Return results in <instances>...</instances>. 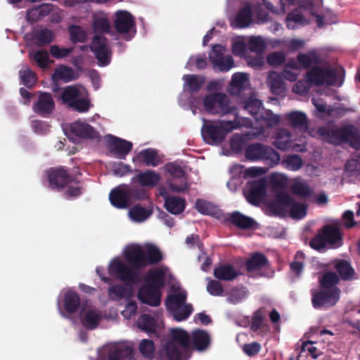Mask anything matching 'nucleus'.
I'll list each match as a JSON object with an SVG mask.
<instances>
[{
    "label": "nucleus",
    "mask_w": 360,
    "mask_h": 360,
    "mask_svg": "<svg viewBox=\"0 0 360 360\" xmlns=\"http://www.w3.org/2000/svg\"><path fill=\"white\" fill-rule=\"evenodd\" d=\"M319 134L327 143L335 146L348 143L352 148L360 150V132L352 125L341 128L321 127L318 130Z\"/></svg>",
    "instance_id": "obj_1"
},
{
    "label": "nucleus",
    "mask_w": 360,
    "mask_h": 360,
    "mask_svg": "<svg viewBox=\"0 0 360 360\" xmlns=\"http://www.w3.org/2000/svg\"><path fill=\"white\" fill-rule=\"evenodd\" d=\"M171 335L165 345L167 360H187L191 356V336L181 328L172 329Z\"/></svg>",
    "instance_id": "obj_2"
},
{
    "label": "nucleus",
    "mask_w": 360,
    "mask_h": 360,
    "mask_svg": "<svg viewBox=\"0 0 360 360\" xmlns=\"http://www.w3.org/2000/svg\"><path fill=\"white\" fill-rule=\"evenodd\" d=\"M202 120L201 134L204 141L210 145L221 143L225 139L226 135L235 128L233 122L231 121L215 122L205 118Z\"/></svg>",
    "instance_id": "obj_3"
},
{
    "label": "nucleus",
    "mask_w": 360,
    "mask_h": 360,
    "mask_svg": "<svg viewBox=\"0 0 360 360\" xmlns=\"http://www.w3.org/2000/svg\"><path fill=\"white\" fill-rule=\"evenodd\" d=\"M245 157L250 161L264 160L270 167L278 165L281 161L280 154L269 146L261 143L249 144L245 150Z\"/></svg>",
    "instance_id": "obj_4"
},
{
    "label": "nucleus",
    "mask_w": 360,
    "mask_h": 360,
    "mask_svg": "<svg viewBox=\"0 0 360 360\" xmlns=\"http://www.w3.org/2000/svg\"><path fill=\"white\" fill-rule=\"evenodd\" d=\"M205 110L212 114L227 115L235 113L237 108L231 105L229 97L222 93L207 95L204 98Z\"/></svg>",
    "instance_id": "obj_5"
},
{
    "label": "nucleus",
    "mask_w": 360,
    "mask_h": 360,
    "mask_svg": "<svg viewBox=\"0 0 360 360\" xmlns=\"http://www.w3.org/2000/svg\"><path fill=\"white\" fill-rule=\"evenodd\" d=\"M306 81L316 86H321L324 84L330 86H340L338 83V74L333 69L314 66L311 68L306 74Z\"/></svg>",
    "instance_id": "obj_6"
},
{
    "label": "nucleus",
    "mask_w": 360,
    "mask_h": 360,
    "mask_svg": "<svg viewBox=\"0 0 360 360\" xmlns=\"http://www.w3.org/2000/svg\"><path fill=\"white\" fill-rule=\"evenodd\" d=\"M108 272L111 276L129 285H135L139 281V271L131 266L129 267L117 258L113 259L110 262Z\"/></svg>",
    "instance_id": "obj_7"
},
{
    "label": "nucleus",
    "mask_w": 360,
    "mask_h": 360,
    "mask_svg": "<svg viewBox=\"0 0 360 360\" xmlns=\"http://www.w3.org/2000/svg\"><path fill=\"white\" fill-rule=\"evenodd\" d=\"M341 290L338 287L331 289L322 288L311 293V304L315 309L328 308L335 306L340 298Z\"/></svg>",
    "instance_id": "obj_8"
},
{
    "label": "nucleus",
    "mask_w": 360,
    "mask_h": 360,
    "mask_svg": "<svg viewBox=\"0 0 360 360\" xmlns=\"http://www.w3.org/2000/svg\"><path fill=\"white\" fill-rule=\"evenodd\" d=\"M114 27L116 32L123 35L125 40H131L136 33V23L133 15L127 11H118L115 14Z\"/></svg>",
    "instance_id": "obj_9"
},
{
    "label": "nucleus",
    "mask_w": 360,
    "mask_h": 360,
    "mask_svg": "<svg viewBox=\"0 0 360 360\" xmlns=\"http://www.w3.org/2000/svg\"><path fill=\"white\" fill-rule=\"evenodd\" d=\"M90 49L100 65L106 66L110 63L112 51L108 38L102 34L95 35L92 39Z\"/></svg>",
    "instance_id": "obj_10"
},
{
    "label": "nucleus",
    "mask_w": 360,
    "mask_h": 360,
    "mask_svg": "<svg viewBox=\"0 0 360 360\" xmlns=\"http://www.w3.org/2000/svg\"><path fill=\"white\" fill-rule=\"evenodd\" d=\"M276 202L284 208L289 209L290 216L294 219H301L307 215V205L298 202L286 193H278L275 196Z\"/></svg>",
    "instance_id": "obj_11"
},
{
    "label": "nucleus",
    "mask_w": 360,
    "mask_h": 360,
    "mask_svg": "<svg viewBox=\"0 0 360 360\" xmlns=\"http://www.w3.org/2000/svg\"><path fill=\"white\" fill-rule=\"evenodd\" d=\"M267 184L264 179L249 181L244 189L246 200L252 205L258 206L266 195Z\"/></svg>",
    "instance_id": "obj_12"
},
{
    "label": "nucleus",
    "mask_w": 360,
    "mask_h": 360,
    "mask_svg": "<svg viewBox=\"0 0 360 360\" xmlns=\"http://www.w3.org/2000/svg\"><path fill=\"white\" fill-rule=\"evenodd\" d=\"M165 170L174 178L180 179L181 184L178 185L174 183H169V188L176 193H182L186 191L188 188V181L186 178V172L184 168L176 162H169L165 165Z\"/></svg>",
    "instance_id": "obj_13"
},
{
    "label": "nucleus",
    "mask_w": 360,
    "mask_h": 360,
    "mask_svg": "<svg viewBox=\"0 0 360 360\" xmlns=\"http://www.w3.org/2000/svg\"><path fill=\"white\" fill-rule=\"evenodd\" d=\"M244 108L257 120L265 119L272 124H278L280 121L279 117L274 115L271 111L266 112L269 117H264L261 110L262 108V102L252 97H249L244 104Z\"/></svg>",
    "instance_id": "obj_14"
},
{
    "label": "nucleus",
    "mask_w": 360,
    "mask_h": 360,
    "mask_svg": "<svg viewBox=\"0 0 360 360\" xmlns=\"http://www.w3.org/2000/svg\"><path fill=\"white\" fill-rule=\"evenodd\" d=\"M107 144L109 151L119 159H125L133 147L131 142L112 135L107 136Z\"/></svg>",
    "instance_id": "obj_15"
},
{
    "label": "nucleus",
    "mask_w": 360,
    "mask_h": 360,
    "mask_svg": "<svg viewBox=\"0 0 360 360\" xmlns=\"http://www.w3.org/2000/svg\"><path fill=\"white\" fill-rule=\"evenodd\" d=\"M124 256L129 264L137 271L147 266L145 251L139 245L129 247L125 250Z\"/></svg>",
    "instance_id": "obj_16"
},
{
    "label": "nucleus",
    "mask_w": 360,
    "mask_h": 360,
    "mask_svg": "<svg viewBox=\"0 0 360 360\" xmlns=\"http://www.w3.org/2000/svg\"><path fill=\"white\" fill-rule=\"evenodd\" d=\"M47 174L50 186L53 188H63L68 184L74 182V178L63 167L51 169Z\"/></svg>",
    "instance_id": "obj_17"
},
{
    "label": "nucleus",
    "mask_w": 360,
    "mask_h": 360,
    "mask_svg": "<svg viewBox=\"0 0 360 360\" xmlns=\"http://www.w3.org/2000/svg\"><path fill=\"white\" fill-rule=\"evenodd\" d=\"M55 108V102L50 93L40 92L32 105L33 111L43 117H48Z\"/></svg>",
    "instance_id": "obj_18"
},
{
    "label": "nucleus",
    "mask_w": 360,
    "mask_h": 360,
    "mask_svg": "<svg viewBox=\"0 0 360 360\" xmlns=\"http://www.w3.org/2000/svg\"><path fill=\"white\" fill-rule=\"evenodd\" d=\"M161 295L160 289L146 284H143L138 291L139 300L142 303L152 307H158L160 304Z\"/></svg>",
    "instance_id": "obj_19"
},
{
    "label": "nucleus",
    "mask_w": 360,
    "mask_h": 360,
    "mask_svg": "<svg viewBox=\"0 0 360 360\" xmlns=\"http://www.w3.org/2000/svg\"><path fill=\"white\" fill-rule=\"evenodd\" d=\"M328 245L339 248L342 245V233L337 224H326L320 229Z\"/></svg>",
    "instance_id": "obj_20"
},
{
    "label": "nucleus",
    "mask_w": 360,
    "mask_h": 360,
    "mask_svg": "<svg viewBox=\"0 0 360 360\" xmlns=\"http://www.w3.org/2000/svg\"><path fill=\"white\" fill-rule=\"evenodd\" d=\"M224 220L242 230L252 229L256 224V221L254 219L238 211L226 214L224 217Z\"/></svg>",
    "instance_id": "obj_21"
},
{
    "label": "nucleus",
    "mask_w": 360,
    "mask_h": 360,
    "mask_svg": "<svg viewBox=\"0 0 360 360\" xmlns=\"http://www.w3.org/2000/svg\"><path fill=\"white\" fill-rule=\"evenodd\" d=\"M333 267L342 281H349L357 278L356 273L349 260L336 259L333 262Z\"/></svg>",
    "instance_id": "obj_22"
},
{
    "label": "nucleus",
    "mask_w": 360,
    "mask_h": 360,
    "mask_svg": "<svg viewBox=\"0 0 360 360\" xmlns=\"http://www.w3.org/2000/svg\"><path fill=\"white\" fill-rule=\"evenodd\" d=\"M72 135L82 139H94L98 136V132L90 124L81 121H76L70 126Z\"/></svg>",
    "instance_id": "obj_23"
},
{
    "label": "nucleus",
    "mask_w": 360,
    "mask_h": 360,
    "mask_svg": "<svg viewBox=\"0 0 360 360\" xmlns=\"http://www.w3.org/2000/svg\"><path fill=\"white\" fill-rule=\"evenodd\" d=\"M109 200L112 206L118 209H125L130 205L127 185L113 188L109 194Z\"/></svg>",
    "instance_id": "obj_24"
},
{
    "label": "nucleus",
    "mask_w": 360,
    "mask_h": 360,
    "mask_svg": "<svg viewBox=\"0 0 360 360\" xmlns=\"http://www.w3.org/2000/svg\"><path fill=\"white\" fill-rule=\"evenodd\" d=\"M211 339L207 332L201 329L192 331L190 345L193 349L202 352L206 350L210 345Z\"/></svg>",
    "instance_id": "obj_25"
},
{
    "label": "nucleus",
    "mask_w": 360,
    "mask_h": 360,
    "mask_svg": "<svg viewBox=\"0 0 360 360\" xmlns=\"http://www.w3.org/2000/svg\"><path fill=\"white\" fill-rule=\"evenodd\" d=\"M269 265L267 257L261 252H254L246 260L245 267L248 272L259 271L266 268Z\"/></svg>",
    "instance_id": "obj_26"
},
{
    "label": "nucleus",
    "mask_w": 360,
    "mask_h": 360,
    "mask_svg": "<svg viewBox=\"0 0 360 360\" xmlns=\"http://www.w3.org/2000/svg\"><path fill=\"white\" fill-rule=\"evenodd\" d=\"M160 180V174L150 169L141 172L132 178L133 182H138L143 187H154Z\"/></svg>",
    "instance_id": "obj_27"
},
{
    "label": "nucleus",
    "mask_w": 360,
    "mask_h": 360,
    "mask_svg": "<svg viewBox=\"0 0 360 360\" xmlns=\"http://www.w3.org/2000/svg\"><path fill=\"white\" fill-rule=\"evenodd\" d=\"M291 134L287 129H278L274 136L273 145L281 150H287L291 147Z\"/></svg>",
    "instance_id": "obj_28"
},
{
    "label": "nucleus",
    "mask_w": 360,
    "mask_h": 360,
    "mask_svg": "<svg viewBox=\"0 0 360 360\" xmlns=\"http://www.w3.org/2000/svg\"><path fill=\"white\" fill-rule=\"evenodd\" d=\"M240 274L237 271L232 264H221L214 269V276L221 281H233Z\"/></svg>",
    "instance_id": "obj_29"
},
{
    "label": "nucleus",
    "mask_w": 360,
    "mask_h": 360,
    "mask_svg": "<svg viewBox=\"0 0 360 360\" xmlns=\"http://www.w3.org/2000/svg\"><path fill=\"white\" fill-rule=\"evenodd\" d=\"M253 11L250 4H245L243 8L238 12L234 24L238 28H245L248 27L252 22Z\"/></svg>",
    "instance_id": "obj_30"
},
{
    "label": "nucleus",
    "mask_w": 360,
    "mask_h": 360,
    "mask_svg": "<svg viewBox=\"0 0 360 360\" xmlns=\"http://www.w3.org/2000/svg\"><path fill=\"white\" fill-rule=\"evenodd\" d=\"M267 83L271 92L277 96H281L285 91V85L283 77L276 72H271L267 78Z\"/></svg>",
    "instance_id": "obj_31"
},
{
    "label": "nucleus",
    "mask_w": 360,
    "mask_h": 360,
    "mask_svg": "<svg viewBox=\"0 0 360 360\" xmlns=\"http://www.w3.org/2000/svg\"><path fill=\"white\" fill-rule=\"evenodd\" d=\"M165 272L160 269L149 271L146 277L144 284L161 289L165 285Z\"/></svg>",
    "instance_id": "obj_32"
},
{
    "label": "nucleus",
    "mask_w": 360,
    "mask_h": 360,
    "mask_svg": "<svg viewBox=\"0 0 360 360\" xmlns=\"http://www.w3.org/2000/svg\"><path fill=\"white\" fill-rule=\"evenodd\" d=\"M309 24V21L300 10H294L286 16V26L290 30H295Z\"/></svg>",
    "instance_id": "obj_33"
},
{
    "label": "nucleus",
    "mask_w": 360,
    "mask_h": 360,
    "mask_svg": "<svg viewBox=\"0 0 360 360\" xmlns=\"http://www.w3.org/2000/svg\"><path fill=\"white\" fill-rule=\"evenodd\" d=\"M165 209L172 214H179L186 208V200L176 196L167 197L165 200Z\"/></svg>",
    "instance_id": "obj_34"
},
{
    "label": "nucleus",
    "mask_w": 360,
    "mask_h": 360,
    "mask_svg": "<svg viewBox=\"0 0 360 360\" xmlns=\"http://www.w3.org/2000/svg\"><path fill=\"white\" fill-rule=\"evenodd\" d=\"M265 8L273 13L283 14L286 12V4L294 5L296 0H262Z\"/></svg>",
    "instance_id": "obj_35"
},
{
    "label": "nucleus",
    "mask_w": 360,
    "mask_h": 360,
    "mask_svg": "<svg viewBox=\"0 0 360 360\" xmlns=\"http://www.w3.org/2000/svg\"><path fill=\"white\" fill-rule=\"evenodd\" d=\"M250 329L257 334L261 332L266 334L269 331V325L264 322V314L262 309L255 312L251 320Z\"/></svg>",
    "instance_id": "obj_36"
},
{
    "label": "nucleus",
    "mask_w": 360,
    "mask_h": 360,
    "mask_svg": "<svg viewBox=\"0 0 360 360\" xmlns=\"http://www.w3.org/2000/svg\"><path fill=\"white\" fill-rule=\"evenodd\" d=\"M183 79L185 82V90L191 93L200 91L205 83V77L197 75H185Z\"/></svg>",
    "instance_id": "obj_37"
},
{
    "label": "nucleus",
    "mask_w": 360,
    "mask_h": 360,
    "mask_svg": "<svg viewBox=\"0 0 360 360\" xmlns=\"http://www.w3.org/2000/svg\"><path fill=\"white\" fill-rule=\"evenodd\" d=\"M81 300L77 292L68 290L64 296V307L67 312L75 313L80 306Z\"/></svg>",
    "instance_id": "obj_38"
},
{
    "label": "nucleus",
    "mask_w": 360,
    "mask_h": 360,
    "mask_svg": "<svg viewBox=\"0 0 360 360\" xmlns=\"http://www.w3.org/2000/svg\"><path fill=\"white\" fill-rule=\"evenodd\" d=\"M248 81L247 74L240 72L233 74L230 84L229 93L232 95L239 94L245 89V84Z\"/></svg>",
    "instance_id": "obj_39"
},
{
    "label": "nucleus",
    "mask_w": 360,
    "mask_h": 360,
    "mask_svg": "<svg viewBox=\"0 0 360 360\" xmlns=\"http://www.w3.org/2000/svg\"><path fill=\"white\" fill-rule=\"evenodd\" d=\"M287 120L294 128L307 129L308 127L307 117L305 113L300 111H294L286 115Z\"/></svg>",
    "instance_id": "obj_40"
},
{
    "label": "nucleus",
    "mask_w": 360,
    "mask_h": 360,
    "mask_svg": "<svg viewBox=\"0 0 360 360\" xmlns=\"http://www.w3.org/2000/svg\"><path fill=\"white\" fill-rule=\"evenodd\" d=\"M51 8L52 6L51 4H41L28 11L27 12V19L28 21L37 22L48 15L51 11Z\"/></svg>",
    "instance_id": "obj_41"
},
{
    "label": "nucleus",
    "mask_w": 360,
    "mask_h": 360,
    "mask_svg": "<svg viewBox=\"0 0 360 360\" xmlns=\"http://www.w3.org/2000/svg\"><path fill=\"white\" fill-rule=\"evenodd\" d=\"M134 354V351L130 347H117L109 352L108 360H131Z\"/></svg>",
    "instance_id": "obj_42"
},
{
    "label": "nucleus",
    "mask_w": 360,
    "mask_h": 360,
    "mask_svg": "<svg viewBox=\"0 0 360 360\" xmlns=\"http://www.w3.org/2000/svg\"><path fill=\"white\" fill-rule=\"evenodd\" d=\"M297 63L302 68H309L311 65L320 63L319 56L314 51H310L307 53H299L297 56Z\"/></svg>",
    "instance_id": "obj_43"
},
{
    "label": "nucleus",
    "mask_w": 360,
    "mask_h": 360,
    "mask_svg": "<svg viewBox=\"0 0 360 360\" xmlns=\"http://www.w3.org/2000/svg\"><path fill=\"white\" fill-rule=\"evenodd\" d=\"M186 298L187 295L186 292L171 294L167 296L165 302V307L169 311L180 307L182 305L186 304Z\"/></svg>",
    "instance_id": "obj_44"
},
{
    "label": "nucleus",
    "mask_w": 360,
    "mask_h": 360,
    "mask_svg": "<svg viewBox=\"0 0 360 360\" xmlns=\"http://www.w3.org/2000/svg\"><path fill=\"white\" fill-rule=\"evenodd\" d=\"M146 166L156 167L160 163V160L156 151L152 148L142 150L137 155Z\"/></svg>",
    "instance_id": "obj_45"
},
{
    "label": "nucleus",
    "mask_w": 360,
    "mask_h": 360,
    "mask_svg": "<svg viewBox=\"0 0 360 360\" xmlns=\"http://www.w3.org/2000/svg\"><path fill=\"white\" fill-rule=\"evenodd\" d=\"M152 213L153 211L151 210L144 208L140 205L133 206L129 212L131 219L136 222H142L145 221L152 214Z\"/></svg>",
    "instance_id": "obj_46"
},
{
    "label": "nucleus",
    "mask_w": 360,
    "mask_h": 360,
    "mask_svg": "<svg viewBox=\"0 0 360 360\" xmlns=\"http://www.w3.org/2000/svg\"><path fill=\"white\" fill-rule=\"evenodd\" d=\"M82 96L81 91L75 86H68L62 91L60 98L63 103L68 104V107L72 102H74Z\"/></svg>",
    "instance_id": "obj_47"
},
{
    "label": "nucleus",
    "mask_w": 360,
    "mask_h": 360,
    "mask_svg": "<svg viewBox=\"0 0 360 360\" xmlns=\"http://www.w3.org/2000/svg\"><path fill=\"white\" fill-rule=\"evenodd\" d=\"M339 276L334 271L324 273L319 279V284L322 288L331 289L340 283Z\"/></svg>",
    "instance_id": "obj_48"
},
{
    "label": "nucleus",
    "mask_w": 360,
    "mask_h": 360,
    "mask_svg": "<svg viewBox=\"0 0 360 360\" xmlns=\"http://www.w3.org/2000/svg\"><path fill=\"white\" fill-rule=\"evenodd\" d=\"M53 77L54 79L63 80L65 82L73 81L77 78L74 70L70 67L65 65H61L56 69Z\"/></svg>",
    "instance_id": "obj_49"
},
{
    "label": "nucleus",
    "mask_w": 360,
    "mask_h": 360,
    "mask_svg": "<svg viewBox=\"0 0 360 360\" xmlns=\"http://www.w3.org/2000/svg\"><path fill=\"white\" fill-rule=\"evenodd\" d=\"M146 262L148 265H153L158 264L163 259L162 252L160 249L154 245H149L146 251Z\"/></svg>",
    "instance_id": "obj_50"
},
{
    "label": "nucleus",
    "mask_w": 360,
    "mask_h": 360,
    "mask_svg": "<svg viewBox=\"0 0 360 360\" xmlns=\"http://www.w3.org/2000/svg\"><path fill=\"white\" fill-rule=\"evenodd\" d=\"M100 316L94 310H88L82 318V325L87 329L96 328L100 322Z\"/></svg>",
    "instance_id": "obj_51"
},
{
    "label": "nucleus",
    "mask_w": 360,
    "mask_h": 360,
    "mask_svg": "<svg viewBox=\"0 0 360 360\" xmlns=\"http://www.w3.org/2000/svg\"><path fill=\"white\" fill-rule=\"evenodd\" d=\"M109 297L111 300H118L124 297H130L132 294L131 288H127L122 285H115L109 288Z\"/></svg>",
    "instance_id": "obj_52"
},
{
    "label": "nucleus",
    "mask_w": 360,
    "mask_h": 360,
    "mask_svg": "<svg viewBox=\"0 0 360 360\" xmlns=\"http://www.w3.org/2000/svg\"><path fill=\"white\" fill-rule=\"evenodd\" d=\"M281 164L284 168L291 171H297L303 165L302 158L297 154L286 155Z\"/></svg>",
    "instance_id": "obj_53"
},
{
    "label": "nucleus",
    "mask_w": 360,
    "mask_h": 360,
    "mask_svg": "<svg viewBox=\"0 0 360 360\" xmlns=\"http://www.w3.org/2000/svg\"><path fill=\"white\" fill-rule=\"evenodd\" d=\"M291 192L301 198H309L313 191L305 181H296L290 187Z\"/></svg>",
    "instance_id": "obj_54"
},
{
    "label": "nucleus",
    "mask_w": 360,
    "mask_h": 360,
    "mask_svg": "<svg viewBox=\"0 0 360 360\" xmlns=\"http://www.w3.org/2000/svg\"><path fill=\"white\" fill-rule=\"evenodd\" d=\"M195 207L198 212L206 215L214 216L218 212L217 207L214 204L202 199L196 200Z\"/></svg>",
    "instance_id": "obj_55"
},
{
    "label": "nucleus",
    "mask_w": 360,
    "mask_h": 360,
    "mask_svg": "<svg viewBox=\"0 0 360 360\" xmlns=\"http://www.w3.org/2000/svg\"><path fill=\"white\" fill-rule=\"evenodd\" d=\"M138 326L142 330L148 333H155L156 331L155 320L150 314L141 315L138 320Z\"/></svg>",
    "instance_id": "obj_56"
},
{
    "label": "nucleus",
    "mask_w": 360,
    "mask_h": 360,
    "mask_svg": "<svg viewBox=\"0 0 360 360\" xmlns=\"http://www.w3.org/2000/svg\"><path fill=\"white\" fill-rule=\"evenodd\" d=\"M193 310L192 305L191 304H186L169 311L172 312L174 319L176 321H182L186 320L190 316Z\"/></svg>",
    "instance_id": "obj_57"
},
{
    "label": "nucleus",
    "mask_w": 360,
    "mask_h": 360,
    "mask_svg": "<svg viewBox=\"0 0 360 360\" xmlns=\"http://www.w3.org/2000/svg\"><path fill=\"white\" fill-rule=\"evenodd\" d=\"M21 83L28 89L32 88L37 82L35 73L29 68L20 70L19 72Z\"/></svg>",
    "instance_id": "obj_58"
},
{
    "label": "nucleus",
    "mask_w": 360,
    "mask_h": 360,
    "mask_svg": "<svg viewBox=\"0 0 360 360\" xmlns=\"http://www.w3.org/2000/svg\"><path fill=\"white\" fill-rule=\"evenodd\" d=\"M70 39L74 44L83 43L86 39L85 31L79 25H72L69 27Z\"/></svg>",
    "instance_id": "obj_59"
},
{
    "label": "nucleus",
    "mask_w": 360,
    "mask_h": 360,
    "mask_svg": "<svg viewBox=\"0 0 360 360\" xmlns=\"http://www.w3.org/2000/svg\"><path fill=\"white\" fill-rule=\"evenodd\" d=\"M34 38L37 39L39 46H44L53 41L54 34L51 30L44 28L36 31Z\"/></svg>",
    "instance_id": "obj_60"
},
{
    "label": "nucleus",
    "mask_w": 360,
    "mask_h": 360,
    "mask_svg": "<svg viewBox=\"0 0 360 360\" xmlns=\"http://www.w3.org/2000/svg\"><path fill=\"white\" fill-rule=\"evenodd\" d=\"M30 56L36 62L39 68L44 69L49 66L50 59L49 53L46 51L44 49L38 50L32 53H30Z\"/></svg>",
    "instance_id": "obj_61"
},
{
    "label": "nucleus",
    "mask_w": 360,
    "mask_h": 360,
    "mask_svg": "<svg viewBox=\"0 0 360 360\" xmlns=\"http://www.w3.org/2000/svg\"><path fill=\"white\" fill-rule=\"evenodd\" d=\"M140 353L146 358H152L155 352V345L153 340L143 339L139 344Z\"/></svg>",
    "instance_id": "obj_62"
},
{
    "label": "nucleus",
    "mask_w": 360,
    "mask_h": 360,
    "mask_svg": "<svg viewBox=\"0 0 360 360\" xmlns=\"http://www.w3.org/2000/svg\"><path fill=\"white\" fill-rule=\"evenodd\" d=\"M74 51L73 47L60 48L58 45H51L49 49L50 54L56 59H61L68 57Z\"/></svg>",
    "instance_id": "obj_63"
},
{
    "label": "nucleus",
    "mask_w": 360,
    "mask_h": 360,
    "mask_svg": "<svg viewBox=\"0 0 360 360\" xmlns=\"http://www.w3.org/2000/svg\"><path fill=\"white\" fill-rule=\"evenodd\" d=\"M214 68H217L221 72H227L234 65V60L231 56H226L213 64Z\"/></svg>",
    "instance_id": "obj_64"
}]
</instances>
